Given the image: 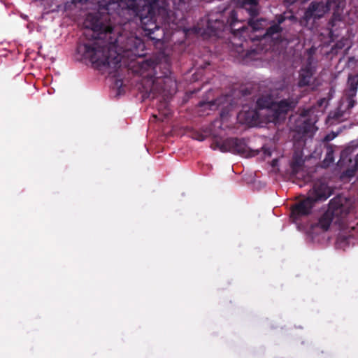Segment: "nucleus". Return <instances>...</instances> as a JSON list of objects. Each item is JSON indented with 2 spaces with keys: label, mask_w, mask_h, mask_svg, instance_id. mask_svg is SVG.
Listing matches in <instances>:
<instances>
[{
  "label": "nucleus",
  "mask_w": 358,
  "mask_h": 358,
  "mask_svg": "<svg viewBox=\"0 0 358 358\" xmlns=\"http://www.w3.org/2000/svg\"><path fill=\"white\" fill-rule=\"evenodd\" d=\"M256 103L259 109L268 108L271 105V101L265 97H260L257 99Z\"/></svg>",
  "instance_id": "18"
},
{
  "label": "nucleus",
  "mask_w": 358,
  "mask_h": 358,
  "mask_svg": "<svg viewBox=\"0 0 358 358\" xmlns=\"http://www.w3.org/2000/svg\"><path fill=\"white\" fill-rule=\"evenodd\" d=\"M147 67L151 68V67H152V65H150V64H148V66H147Z\"/></svg>",
  "instance_id": "26"
},
{
  "label": "nucleus",
  "mask_w": 358,
  "mask_h": 358,
  "mask_svg": "<svg viewBox=\"0 0 358 358\" xmlns=\"http://www.w3.org/2000/svg\"><path fill=\"white\" fill-rule=\"evenodd\" d=\"M326 3L334 10V18L336 20H341L345 6V0H327Z\"/></svg>",
  "instance_id": "13"
},
{
  "label": "nucleus",
  "mask_w": 358,
  "mask_h": 358,
  "mask_svg": "<svg viewBox=\"0 0 358 358\" xmlns=\"http://www.w3.org/2000/svg\"><path fill=\"white\" fill-rule=\"evenodd\" d=\"M347 85L343 96L350 100H356L355 97L358 89V73L348 76Z\"/></svg>",
  "instance_id": "12"
},
{
  "label": "nucleus",
  "mask_w": 358,
  "mask_h": 358,
  "mask_svg": "<svg viewBox=\"0 0 358 358\" xmlns=\"http://www.w3.org/2000/svg\"><path fill=\"white\" fill-rule=\"evenodd\" d=\"M107 74V80L115 96L125 93L127 85L136 87L143 98L155 99L162 92L175 91L176 79L171 69H97Z\"/></svg>",
  "instance_id": "3"
},
{
  "label": "nucleus",
  "mask_w": 358,
  "mask_h": 358,
  "mask_svg": "<svg viewBox=\"0 0 358 358\" xmlns=\"http://www.w3.org/2000/svg\"><path fill=\"white\" fill-rule=\"evenodd\" d=\"M296 1V0H284V2L285 3H287L288 5H292L294 3H295Z\"/></svg>",
  "instance_id": "24"
},
{
  "label": "nucleus",
  "mask_w": 358,
  "mask_h": 358,
  "mask_svg": "<svg viewBox=\"0 0 358 358\" xmlns=\"http://www.w3.org/2000/svg\"><path fill=\"white\" fill-rule=\"evenodd\" d=\"M313 69H301L299 85L303 87L309 85L313 74Z\"/></svg>",
  "instance_id": "15"
},
{
  "label": "nucleus",
  "mask_w": 358,
  "mask_h": 358,
  "mask_svg": "<svg viewBox=\"0 0 358 358\" xmlns=\"http://www.w3.org/2000/svg\"><path fill=\"white\" fill-rule=\"evenodd\" d=\"M236 1L239 8H227L208 15L206 31L218 38L224 37V33L230 34L231 50L241 57H248L249 36L264 33L268 23L264 18H256L260 12V0Z\"/></svg>",
  "instance_id": "2"
},
{
  "label": "nucleus",
  "mask_w": 358,
  "mask_h": 358,
  "mask_svg": "<svg viewBox=\"0 0 358 358\" xmlns=\"http://www.w3.org/2000/svg\"><path fill=\"white\" fill-rule=\"evenodd\" d=\"M99 11L88 13L84 22L92 32H136L139 20L144 32H164L158 20L166 21V8L158 0H97Z\"/></svg>",
  "instance_id": "1"
},
{
  "label": "nucleus",
  "mask_w": 358,
  "mask_h": 358,
  "mask_svg": "<svg viewBox=\"0 0 358 358\" xmlns=\"http://www.w3.org/2000/svg\"><path fill=\"white\" fill-rule=\"evenodd\" d=\"M331 195V191L324 182H316L314 183L313 188L309 191L308 197L315 202L318 201H324Z\"/></svg>",
  "instance_id": "11"
},
{
  "label": "nucleus",
  "mask_w": 358,
  "mask_h": 358,
  "mask_svg": "<svg viewBox=\"0 0 358 358\" xmlns=\"http://www.w3.org/2000/svg\"><path fill=\"white\" fill-rule=\"evenodd\" d=\"M357 103V100H350L343 96L338 107L329 113L327 121L332 124L348 120L352 113V109Z\"/></svg>",
  "instance_id": "8"
},
{
  "label": "nucleus",
  "mask_w": 358,
  "mask_h": 358,
  "mask_svg": "<svg viewBox=\"0 0 358 358\" xmlns=\"http://www.w3.org/2000/svg\"><path fill=\"white\" fill-rule=\"evenodd\" d=\"M298 100L294 98L282 99L273 105L274 116L276 119L285 118L288 112L293 110L296 106Z\"/></svg>",
  "instance_id": "10"
},
{
  "label": "nucleus",
  "mask_w": 358,
  "mask_h": 358,
  "mask_svg": "<svg viewBox=\"0 0 358 358\" xmlns=\"http://www.w3.org/2000/svg\"><path fill=\"white\" fill-rule=\"evenodd\" d=\"M334 161V150L331 146H327L326 148V155L322 163L324 166H329Z\"/></svg>",
  "instance_id": "17"
},
{
  "label": "nucleus",
  "mask_w": 358,
  "mask_h": 358,
  "mask_svg": "<svg viewBox=\"0 0 358 358\" xmlns=\"http://www.w3.org/2000/svg\"><path fill=\"white\" fill-rule=\"evenodd\" d=\"M222 152H230L246 157H254L259 151L251 150L247 145L245 138H227L220 145Z\"/></svg>",
  "instance_id": "7"
},
{
  "label": "nucleus",
  "mask_w": 358,
  "mask_h": 358,
  "mask_svg": "<svg viewBox=\"0 0 358 358\" xmlns=\"http://www.w3.org/2000/svg\"><path fill=\"white\" fill-rule=\"evenodd\" d=\"M197 139H198L199 141H203V140H204V137H203V135H199V138H197Z\"/></svg>",
  "instance_id": "25"
},
{
  "label": "nucleus",
  "mask_w": 358,
  "mask_h": 358,
  "mask_svg": "<svg viewBox=\"0 0 358 358\" xmlns=\"http://www.w3.org/2000/svg\"><path fill=\"white\" fill-rule=\"evenodd\" d=\"M163 103H164V104L165 105V106H164V110H165V111H164V115H165L166 117H169V115H170V113H171L170 110L168 108V106H167L166 102V101H164V102H163Z\"/></svg>",
  "instance_id": "23"
},
{
  "label": "nucleus",
  "mask_w": 358,
  "mask_h": 358,
  "mask_svg": "<svg viewBox=\"0 0 358 358\" xmlns=\"http://www.w3.org/2000/svg\"><path fill=\"white\" fill-rule=\"evenodd\" d=\"M350 210V208L345 199L334 197L330 200L327 210L319 218L315 227L323 231H327L331 223L343 228L345 225V219Z\"/></svg>",
  "instance_id": "4"
},
{
  "label": "nucleus",
  "mask_w": 358,
  "mask_h": 358,
  "mask_svg": "<svg viewBox=\"0 0 358 358\" xmlns=\"http://www.w3.org/2000/svg\"><path fill=\"white\" fill-rule=\"evenodd\" d=\"M313 127V124L310 121L305 120L301 130L303 134H308L309 132L312 131Z\"/></svg>",
  "instance_id": "20"
},
{
  "label": "nucleus",
  "mask_w": 358,
  "mask_h": 358,
  "mask_svg": "<svg viewBox=\"0 0 358 358\" xmlns=\"http://www.w3.org/2000/svg\"><path fill=\"white\" fill-rule=\"evenodd\" d=\"M331 10L330 7L322 1H312L306 8L304 14L298 22L303 27L312 29L316 20L324 17Z\"/></svg>",
  "instance_id": "6"
},
{
  "label": "nucleus",
  "mask_w": 358,
  "mask_h": 358,
  "mask_svg": "<svg viewBox=\"0 0 358 358\" xmlns=\"http://www.w3.org/2000/svg\"><path fill=\"white\" fill-rule=\"evenodd\" d=\"M304 164V160L303 159L302 154L298 152H295L293 154L291 162H290V168L292 170V174H297L300 169L303 167Z\"/></svg>",
  "instance_id": "14"
},
{
  "label": "nucleus",
  "mask_w": 358,
  "mask_h": 358,
  "mask_svg": "<svg viewBox=\"0 0 358 358\" xmlns=\"http://www.w3.org/2000/svg\"><path fill=\"white\" fill-rule=\"evenodd\" d=\"M315 203L311 198L307 196L295 203L291 208V217L294 221L300 220L303 217L309 215Z\"/></svg>",
  "instance_id": "9"
},
{
  "label": "nucleus",
  "mask_w": 358,
  "mask_h": 358,
  "mask_svg": "<svg viewBox=\"0 0 358 358\" xmlns=\"http://www.w3.org/2000/svg\"><path fill=\"white\" fill-rule=\"evenodd\" d=\"M298 22L297 17L292 12H284L282 14L276 15L275 20L266 27L265 31L259 35H250L251 42L261 41L262 40L271 41L273 45L282 41V32L287 27Z\"/></svg>",
  "instance_id": "5"
},
{
  "label": "nucleus",
  "mask_w": 358,
  "mask_h": 358,
  "mask_svg": "<svg viewBox=\"0 0 358 358\" xmlns=\"http://www.w3.org/2000/svg\"><path fill=\"white\" fill-rule=\"evenodd\" d=\"M316 52V48L312 47L306 50V55L307 57V65L306 67H312L314 63L313 56Z\"/></svg>",
  "instance_id": "19"
},
{
  "label": "nucleus",
  "mask_w": 358,
  "mask_h": 358,
  "mask_svg": "<svg viewBox=\"0 0 358 358\" xmlns=\"http://www.w3.org/2000/svg\"><path fill=\"white\" fill-rule=\"evenodd\" d=\"M357 227L358 228V224L357 225Z\"/></svg>",
  "instance_id": "27"
},
{
  "label": "nucleus",
  "mask_w": 358,
  "mask_h": 358,
  "mask_svg": "<svg viewBox=\"0 0 358 358\" xmlns=\"http://www.w3.org/2000/svg\"><path fill=\"white\" fill-rule=\"evenodd\" d=\"M245 120L248 123L256 124L259 120V114L257 110H248L245 113Z\"/></svg>",
  "instance_id": "16"
},
{
  "label": "nucleus",
  "mask_w": 358,
  "mask_h": 358,
  "mask_svg": "<svg viewBox=\"0 0 358 358\" xmlns=\"http://www.w3.org/2000/svg\"><path fill=\"white\" fill-rule=\"evenodd\" d=\"M357 170H358V153L356 155V157L355 159V165H354L353 169L352 170V172L355 173Z\"/></svg>",
  "instance_id": "22"
},
{
  "label": "nucleus",
  "mask_w": 358,
  "mask_h": 358,
  "mask_svg": "<svg viewBox=\"0 0 358 358\" xmlns=\"http://www.w3.org/2000/svg\"><path fill=\"white\" fill-rule=\"evenodd\" d=\"M203 69H198V71L194 72L192 75V78L189 80V81L190 82H196V81L199 80L203 74V72L201 71V70H203Z\"/></svg>",
  "instance_id": "21"
}]
</instances>
